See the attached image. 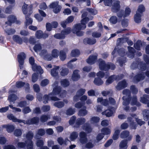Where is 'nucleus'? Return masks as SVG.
Masks as SVG:
<instances>
[{
  "instance_id": "obj_24",
  "label": "nucleus",
  "mask_w": 149,
  "mask_h": 149,
  "mask_svg": "<svg viewBox=\"0 0 149 149\" xmlns=\"http://www.w3.org/2000/svg\"><path fill=\"white\" fill-rule=\"evenodd\" d=\"M117 78L116 76L115 75H112L110 76L106 80L105 83L108 85L111 83Z\"/></svg>"
},
{
  "instance_id": "obj_62",
  "label": "nucleus",
  "mask_w": 149,
  "mask_h": 149,
  "mask_svg": "<svg viewBox=\"0 0 149 149\" xmlns=\"http://www.w3.org/2000/svg\"><path fill=\"white\" fill-rule=\"evenodd\" d=\"M86 126L84 127L83 129L85 130L86 131L88 132H91L92 130L91 127L88 125L86 124Z\"/></svg>"
},
{
  "instance_id": "obj_20",
  "label": "nucleus",
  "mask_w": 149,
  "mask_h": 149,
  "mask_svg": "<svg viewBox=\"0 0 149 149\" xmlns=\"http://www.w3.org/2000/svg\"><path fill=\"white\" fill-rule=\"evenodd\" d=\"M97 56L95 55L91 56L87 59V63L90 64H94L97 59Z\"/></svg>"
},
{
  "instance_id": "obj_18",
  "label": "nucleus",
  "mask_w": 149,
  "mask_h": 149,
  "mask_svg": "<svg viewBox=\"0 0 149 149\" xmlns=\"http://www.w3.org/2000/svg\"><path fill=\"white\" fill-rule=\"evenodd\" d=\"M128 49L129 52L128 54V56L131 58H132L134 57V53L135 50L132 47H128Z\"/></svg>"
},
{
  "instance_id": "obj_14",
  "label": "nucleus",
  "mask_w": 149,
  "mask_h": 149,
  "mask_svg": "<svg viewBox=\"0 0 149 149\" xmlns=\"http://www.w3.org/2000/svg\"><path fill=\"white\" fill-rule=\"evenodd\" d=\"M83 42L85 44L92 45L96 43V40L93 38H86L84 39Z\"/></svg>"
},
{
  "instance_id": "obj_44",
  "label": "nucleus",
  "mask_w": 149,
  "mask_h": 149,
  "mask_svg": "<svg viewBox=\"0 0 149 149\" xmlns=\"http://www.w3.org/2000/svg\"><path fill=\"white\" fill-rule=\"evenodd\" d=\"M102 114L103 115H105L107 117H110L113 114V112L111 110L108 109L102 112Z\"/></svg>"
},
{
  "instance_id": "obj_27",
  "label": "nucleus",
  "mask_w": 149,
  "mask_h": 149,
  "mask_svg": "<svg viewBox=\"0 0 149 149\" xmlns=\"http://www.w3.org/2000/svg\"><path fill=\"white\" fill-rule=\"evenodd\" d=\"M59 69V67L57 66L52 69L51 71V75L54 77L57 76L58 74Z\"/></svg>"
},
{
  "instance_id": "obj_19",
  "label": "nucleus",
  "mask_w": 149,
  "mask_h": 149,
  "mask_svg": "<svg viewBox=\"0 0 149 149\" xmlns=\"http://www.w3.org/2000/svg\"><path fill=\"white\" fill-rule=\"evenodd\" d=\"M79 70H76L74 71L72 77V79L73 81H77L80 78V76L78 72Z\"/></svg>"
},
{
  "instance_id": "obj_46",
  "label": "nucleus",
  "mask_w": 149,
  "mask_h": 149,
  "mask_svg": "<svg viewBox=\"0 0 149 149\" xmlns=\"http://www.w3.org/2000/svg\"><path fill=\"white\" fill-rule=\"evenodd\" d=\"M94 83L97 85L100 86L103 83V81L99 78H95L94 81Z\"/></svg>"
},
{
  "instance_id": "obj_6",
  "label": "nucleus",
  "mask_w": 149,
  "mask_h": 149,
  "mask_svg": "<svg viewBox=\"0 0 149 149\" xmlns=\"http://www.w3.org/2000/svg\"><path fill=\"white\" fill-rule=\"evenodd\" d=\"M28 5L24 3L22 6V10L23 14L24 15H30L32 13V8L31 6L28 7Z\"/></svg>"
},
{
  "instance_id": "obj_11",
  "label": "nucleus",
  "mask_w": 149,
  "mask_h": 149,
  "mask_svg": "<svg viewBox=\"0 0 149 149\" xmlns=\"http://www.w3.org/2000/svg\"><path fill=\"white\" fill-rule=\"evenodd\" d=\"M127 86V84L125 80L120 81L116 86V89L118 90H120L125 88Z\"/></svg>"
},
{
  "instance_id": "obj_30",
  "label": "nucleus",
  "mask_w": 149,
  "mask_h": 149,
  "mask_svg": "<svg viewBox=\"0 0 149 149\" xmlns=\"http://www.w3.org/2000/svg\"><path fill=\"white\" fill-rule=\"evenodd\" d=\"M86 121V119L84 118H80L76 121V124L77 126H79L83 124Z\"/></svg>"
},
{
  "instance_id": "obj_37",
  "label": "nucleus",
  "mask_w": 149,
  "mask_h": 149,
  "mask_svg": "<svg viewBox=\"0 0 149 149\" xmlns=\"http://www.w3.org/2000/svg\"><path fill=\"white\" fill-rule=\"evenodd\" d=\"M98 102H100L103 105L107 106L108 104V101L107 100H103L102 98H98L97 99Z\"/></svg>"
},
{
  "instance_id": "obj_60",
  "label": "nucleus",
  "mask_w": 149,
  "mask_h": 149,
  "mask_svg": "<svg viewBox=\"0 0 149 149\" xmlns=\"http://www.w3.org/2000/svg\"><path fill=\"white\" fill-rule=\"evenodd\" d=\"M43 32L41 30L37 31L36 33L37 38L39 39L42 38L43 36Z\"/></svg>"
},
{
  "instance_id": "obj_51",
  "label": "nucleus",
  "mask_w": 149,
  "mask_h": 149,
  "mask_svg": "<svg viewBox=\"0 0 149 149\" xmlns=\"http://www.w3.org/2000/svg\"><path fill=\"white\" fill-rule=\"evenodd\" d=\"M102 133L104 135H107L110 133V130L107 127H104L101 130Z\"/></svg>"
},
{
  "instance_id": "obj_10",
  "label": "nucleus",
  "mask_w": 149,
  "mask_h": 149,
  "mask_svg": "<svg viewBox=\"0 0 149 149\" xmlns=\"http://www.w3.org/2000/svg\"><path fill=\"white\" fill-rule=\"evenodd\" d=\"M39 122V118L38 117H35L32 118L30 119L25 121L24 120V122H22L24 124H36Z\"/></svg>"
},
{
  "instance_id": "obj_63",
  "label": "nucleus",
  "mask_w": 149,
  "mask_h": 149,
  "mask_svg": "<svg viewBox=\"0 0 149 149\" xmlns=\"http://www.w3.org/2000/svg\"><path fill=\"white\" fill-rule=\"evenodd\" d=\"M38 74L36 73L32 74V81L33 82H35L38 79Z\"/></svg>"
},
{
  "instance_id": "obj_32",
  "label": "nucleus",
  "mask_w": 149,
  "mask_h": 149,
  "mask_svg": "<svg viewBox=\"0 0 149 149\" xmlns=\"http://www.w3.org/2000/svg\"><path fill=\"white\" fill-rule=\"evenodd\" d=\"M43 46V45L41 44L38 43L35 45L33 47V49L35 52H38L42 49Z\"/></svg>"
},
{
  "instance_id": "obj_12",
  "label": "nucleus",
  "mask_w": 149,
  "mask_h": 149,
  "mask_svg": "<svg viewBox=\"0 0 149 149\" xmlns=\"http://www.w3.org/2000/svg\"><path fill=\"white\" fill-rule=\"evenodd\" d=\"M80 142L84 144L86 143L87 141V139L86 137V133L84 132H81L79 134Z\"/></svg>"
},
{
  "instance_id": "obj_55",
  "label": "nucleus",
  "mask_w": 149,
  "mask_h": 149,
  "mask_svg": "<svg viewBox=\"0 0 149 149\" xmlns=\"http://www.w3.org/2000/svg\"><path fill=\"white\" fill-rule=\"evenodd\" d=\"M145 11V8L143 5H140L137 11L136 12H138L141 15L142 13Z\"/></svg>"
},
{
  "instance_id": "obj_3",
  "label": "nucleus",
  "mask_w": 149,
  "mask_h": 149,
  "mask_svg": "<svg viewBox=\"0 0 149 149\" xmlns=\"http://www.w3.org/2000/svg\"><path fill=\"white\" fill-rule=\"evenodd\" d=\"M29 61L30 63L32 66V69L33 71L38 72L40 74H42L43 73V71L41 67L40 66H38L35 63V60L33 57H30L29 58Z\"/></svg>"
},
{
  "instance_id": "obj_13",
  "label": "nucleus",
  "mask_w": 149,
  "mask_h": 149,
  "mask_svg": "<svg viewBox=\"0 0 149 149\" xmlns=\"http://www.w3.org/2000/svg\"><path fill=\"white\" fill-rule=\"evenodd\" d=\"M71 32V28L69 27L67 28L64 30H63L61 33H59L61 39H64L65 37V35L70 33Z\"/></svg>"
},
{
  "instance_id": "obj_39",
  "label": "nucleus",
  "mask_w": 149,
  "mask_h": 149,
  "mask_svg": "<svg viewBox=\"0 0 149 149\" xmlns=\"http://www.w3.org/2000/svg\"><path fill=\"white\" fill-rule=\"evenodd\" d=\"M78 135V133L76 132H72L70 134V139L72 141H74L77 137Z\"/></svg>"
},
{
  "instance_id": "obj_41",
  "label": "nucleus",
  "mask_w": 149,
  "mask_h": 149,
  "mask_svg": "<svg viewBox=\"0 0 149 149\" xmlns=\"http://www.w3.org/2000/svg\"><path fill=\"white\" fill-rule=\"evenodd\" d=\"M123 99L124 101L123 102V104L124 106H128L130 103V97H128L126 99L125 96H124L123 97Z\"/></svg>"
},
{
  "instance_id": "obj_33",
  "label": "nucleus",
  "mask_w": 149,
  "mask_h": 149,
  "mask_svg": "<svg viewBox=\"0 0 149 149\" xmlns=\"http://www.w3.org/2000/svg\"><path fill=\"white\" fill-rule=\"evenodd\" d=\"M137 99L136 96L134 95L133 96L132 98V102L131 104L132 105H136L138 106H139L141 105L140 104L139 102H137Z\"/></svg>"
},
{
  "instance_id": "obj_36",
  "label": "nucleus",
  "mask_w": 149,
  "mask_h": 149,
  "mask_svg": "<svg viewBox=\"0 0 149 149\" xmlns=\"http://www.w3.org/2000/svg\"><path fill=\"white\" fill-rule=\"evenodd\" d=\"M65 105L64 102L62 101H57L54 104V106L58 108L63 107Z\"/></svg>"
},
{
  "instance_id": "obj_31",
  "label": "nucleus",
  "mask_w": 149,
  "mask_h": 149,
  "mask_svg": "<svg viewBox=\"0 0 149 149\" xmlns=\"http://www.w3.org/2000/svg\"><path fill=\"white\" fill-rule=\"evenodd\" d=\"M88 113V111L86 109V108L80 109L78 113V114L79 116H84Z\"/></svg>"
},
{
  "instance_id": "obj_61",
  "label": "nucleus",
  "mask_w": 149,
  "mask_h": 149,
  "mask_svg": "<svg viewBox=\"0 0 149 149\" xmlns=\"http://www.w3.org/2000/svg\"><path fill=\"white\" fill-rule=\"evenodd\" d=\"M85 91L86 90L85 89L83 88L80 89L77 91V95L79 96L80 97L84 93Z\"/></svg>"
},
{
  "instance_id": "obj_1",
  "label": "nucleus",
  "mask_w": 149,
  "mask_h": 149,
  "mask_svg": "<svg viewBox=\"0 0 149 149\" xmlns=\"http://www.w3.org/2000/svg\"><path fill=\"white\" fill-rule=\"evenodd\" d=\"M89 21L88 18H85L81 20V23L76 24L72 30V32L74 33H75L76 35L79 36H82L84 32L81 31V30L85 29L86 27V24Z\"/></svg>"
},
{
  "instance_id": "obj_7",
  "label": "nucleus",
  "mask_w": 149,
  "mask_h": 149,
  "mask_svg": "<svg viewBox=\"0 0 149 149\" xmlns=\"http://www.w3.org/2000/svg\"><path fill=\"white\" fill-rule=\"evenodd\" d=\"M26 57V56L23 52L20 53L18 55V61L19 63V66L20 69H22L23 68V65Z\"/></svg>"
},
{
  "instance_id": "obj_53",
  "label": "nucleus",
  "mask_w": 149,
  "mask_h": 149,
  "mask_svg": "<svg viewBox=\"0 0 149 149\" xmlns=\"http://www.w3.org/2000/svg\"><path fill=\"white\" fill-rule=\"evenodd\" d=\"M69 72V70L67 68H63L61 71L60 74L62 76H65L68 74Z\"/></svg>"
},
{
  "instance_id": "obj_38",
  "label": "nucleus",
  "mask_w": 149,
  "mask_h": 149,
  "mask_svg": "<svg viewBox=\"0 0 149 149\" xmlns=\"http://www.w3.org/2000/svg\"><path fill=\"white\" fill-rule=\"evenodd\" d=\"M130 132L127 131L125 130L122 132L120 134V137L122 139L126 138L129 136Z\"/></svg>"
},
{
  "instance_id": "obj_8",
  "label": "nucleus",
  "mask_w": 149,
  "mask_h": 149,
  "mask_svg": "<svg viewBox=\"0 0 149 149\" xmlns=\"http://www.w3.org/2000/svg\"><path fill=\"white\" fill-rule=\"evenodd\" d=\"M49 98H50L51 100L53 101H58L60 100L59 98L52 95V94L50 93L49 95H45L44 96L43 99V103L45 104H46L47 103Z\"/></svg>"
},
{
  "instance_id": "obj_42",
  "label": "nucleus",
  "mask_w": 149,
  "mask_h": 149,
  "mask_svg": "<svg viewBox=\"0 0 149 149\" xmlns=\"http://www.w3.org/2000/svg\"><path fill=\"white\" fill-rule=\"evenodd\" d=\"M80 54L79 51L77 49L73 50L71 52V56L73 57H76L79 56Z\"/></svg>"
},
{
  "instance_id": "obj_56",
  "label": "nucleus",
  "mask_w": 149,
  "mask_h": 149,
  "mask_svg": "<svg viewBox=\"0 0 149 149\" xmlns=\"http://www.w3.org/2000/svg\"><path fill=\"white\" fill-rule=\"evenodd\" d=\"M104 136V135L102 133L99 134L96 137V141H95V143H98L102 139Z\"/></svg>"
},
{
  "instance_id": "obj_26",
  "label": "nucleus",
  "mask_w": 149,
  "mask_h": 149,
  "mask_svg": "<svg viewBox=\"0 0 149 149\" xmlns=\"http://www.w3.org/2000/svg\"><path fill=\"white\" fill-rule=\"evenodd\" d=\"M149 95H144L142 97H141L140 101L145 104H147L149 102Z\"/></svg>"
},
{
  "instance_id": "obj_45",
  "label": "nucleus",
  "mask_w": 149,
  "mask_h": 149,
  "mask_svg": "<svg viewBox=\"0 0 149 149\" xmlns=\"http://www.w3.org/2000/svg\"><path fill=\"white\" fill-rule=\"evenodd\" d=\"M22 134V130L20 129H15L14 131V134L16 136H20Z\"/></svg>"
},
{
  "instance_id": "obj_25",
  "label": "nucleus",
  "mask_w": 149,
  "mask_h": 149,
  "mask_svg": "<svg viewBox=\"0 0 149 149\" xmlns=\"http://www.w3.org/2000/svg\"><path fill=\"white\" fill-rule=\"evenodd\" d=\"M58 143L62 145L63 144L66 145L68 142H70V141L67 139L65 138L64 140L61 137H59L57 139Z\"/></svg>"
},
{
  "instance_id": "obj_35",
  "label": "nucleus",
  "mask_w": 149,
  "mask_h": 149,
  "mask_svg": "<svg viewBox=\"0 0 149 149\" xmlns=\"http://www.w3.org/2000/svg\"><path fill=\"white\" fill-rule=\"evenodd\" d=\"M5 32L7 35H11L14 34L15 32V30L13 29L4 28Z\"/></svg>"
},
{
  "instance_id": "obj_4",
  "label": "nucleus",
  "mask_w": 149,
  "mask_h": 149,
  "mask_svg": "<svg viewBox=\"0 0 149 149\" xmlns=\"http://www.w3.org/2000/svg\"><path fill=\"white\" fill-rule=\"evenodd\" d=\"M50 8L53 9V11L55 13L59 12L62 8L61 6L58 4V1L54 2L49 5Z\"/></svg>"
},
{
  "instance_id": "obj_9",
  "label": "nucleus",
  "mask_w": 149,
  "mask_h": 149,
  "mask_svg": "<svg viewBox=\"0 0 149 149\" xmlns=\"http://www.w3.org/2000/svg\"><path fill=\"white\" fill-rule=\"evenodd\" d=\"M99 68L101 70L105 71L108 70V63H106L105 61L101 59L99 60Z\"/></svg>"
},
{
  "instance_id": "obj_16",
  "label": "nucleus",
  "mask_w": 149,
  "mask_h": 149,
  "mask_svg": "<svg viewBox=\"0 0 149 149\" xmlns=\"http://www.w3.org/2000/svg\"><path fill=\"white\" fill-rule=\"evenodd\" d=\"M7 117L9 119L12 120L14 122H18L19 123H21L24 122V120H20L16 118L12 114L8 115Z\"/></svg>"
},
{
  "instance_id": "obj_57",
  "label": "nucleus",
  "mask_w": 149,
  "mask_h": 149,
  "mask_svg": "<svg viewBox=\"0 0 149 149\" xmlns=\"http://www.w3.org/2000/svg\"><path fill=\"white\" fill-rule=\"evenodd\" d=\"M61 85L63 87H66L69 84V82L66 79H63L61 81Z\"/></svg>"
},
{
  "instance_id": "obj_28",
  "label": "nucleus",
  "mask_w": 149,
  "mask_h": 149,
  "mask_svg": "<svg viewBox=\"0 0 149 149\" xmlns=\"http://www.w3.org/2000/svg\"><path fill=\"white\" fill-rule=\"evenodd\" d=\"M141 14H139L138 12H136V13L134 16V20L135 22L137 23L141 22Z\"/></svg>"
},
{
  "instance_id": "obj_47",
  "label": "nucleus",
  "mask_w": 149,
  "mask_h": 149,
  "mask_svg": "<svg viewBox=\"0 0 149 149\" xmlns=\"http://www.w3.org/2000/svg\"><path fill=\"white\" fill-rule=\"evenodd\" d=\"M100 120V118L97 116L92 117L90 120L91 123L92 124H94L98 123Z\"/></svg>"
},
{
  "instance_id": "obj_17",
  "label": "nucleus",
  "mask_w": 149,
  "mask_h": 149,
  "mask_svg": "<svg viewBox=\"0 0 149 149\" xmlns=\"http://www.w3.org/2000/svg\"><path fill=\"white\" fill-rule=\"evenodd\" d=\"M120 2L117 1L114 3L113 6L112 8V11L113 12H116L120 8Z\"/></svg>"
},
{
  "instance_id": "obj_59",
  "label": "nucleus",
  "mask_w": 149,
  "mask_h": 149,
  "mask_svg": "<svg viewBox=\"0 0 149 149\" xmlns=\"http://www.w3.org/2000/svg\"><path fill=\"white\" fill-rule=\"evenodd\" d=\"M120 132V130H118L115 131L113 136V140H116L118 139V135Z\"/></svg>"
},
{
  "instance_id": "obj_21",
  "label": "nucleus",
  "mask_w": 149,
  "mask_h": 149,
  "mask_svg": "<svg viewBox=\"0 0 149 149\" xmlns=\"http://www.w3.org/2000/svg\"><path fill=\"white\" fill-rule=\"evenodd\" d=\"M127 121L130 123V125L132 129H136V125L134 123V120H133V118L132 117H128Z\"/></svg>"
},
{
  "instance_id": "obj_23",
  "label": "nucleus",
  "mask_w": 149,
  "mask_h": 149,
  "mask_svg": "<svg viewBox=\"0 0 149 149\" xmlns=\"http://www.w3.org/2000/svg\"><path fill=\"white\" fill-rule=\"evenodd\" d=\"M145 75L143 72H142L136 75L134 77L137 81L139 82L143 80L145 78Z\"/></svg>"
},
{
  "instance_id": "obj_5",
  "label": "nucleus",
  "mask_w": 149,
  "mask_h": 149,
  "mask_svg": "<svg viewBox=\"0 0 149 149\" xmlns=\"http://www.w3.org/2000/svg\"><path fill=\"white\" fill-rule=\"evenodd\" d=\"M33 136V134L32 132L29 131L28 132L26 135V137L27 139V140H26V142L27 143H28L29 145V146H30V147L29 148V149H31V148H32V146H33V144L32 141Z\"/></svg>"
},
{
  "instance_id": "obj_40",
  "label": "nucleus",
  "mask_w": 149,
  "mask_h": 149,
  "mask_svg": "<svg viewBox=\"0 0 149 149\" xmlns=\"http://www.w3.org/2000/svg\"><path fill=\"white\" fill-rule=\"evenodd\" d=\"M29 15H25V17L26 19V22L25 23V24L26 26V27L27 26L30 24H32L33 22L32 19L31 18H30L29 17Z\"/></svg>"
},
{
  "instance_id": "obj_64",
  "label": "nucleus",
  "mask_w": 149,
  "mask_h": 149,
  "mask_svg": "<svg viewBox=\"0 0 149 149\" xmlns=\"http://www.w3.org/2000/svg\"><path fill=\"white\" fill-rule=\"evenodd\" d=\"M101 36V33L100 32L95 31L92 33V36L94 38H98Z\"/></svg>"
},
{
  "instance_id": "obj_49",
  "label": "nucleus",
  "mask_w": 149,
  "mask_h": 149,
  "mask_svg": "<svg viewBox=\"0 0 149 149\" xmlns=\"http://www.w3.org/2000/svg\"><path fill=\"white\" fill-rule=\"evenodd\" d=\"M138 67L141 70H145L146 68V64L143 63V62H140L138 65Z\"/></svg>"
},
{
  "instance_id": "obj_54",
  "label": "nucleus",
  "mask_w": 149,
  "mask_h": 149,
  "mask_svg": "<svg viewBox=\"0 0 149 149\" xmlns=\"http://www.w3.org/2000/svg\"><path fill=\"white\" fill-rule=\"evenodd\" d=\"M59 52L58 50L54 49L52 51V56L54 58H56L58 56Z\"/></svg>"
},
{
  "instance_id": "obj_2",
  "label": "nucleus",
  "mask_w": 149,
  "mask_h": 149,
  "mask_svg": "<svg viewBox=\"0 0 149 149\" xmlns=\"http://www.w3.org/2000/svg\"><path fill=\"white\" fill-rule=\"evenodd\" d=\"M53 87V91L51 93L52 94V95H54L57 94H58L59 93L63 94H60V96L61 97H63L65 96L66 94V92L64 90H61V87L58 86V83L57 81H55L52 85Z\"/></svg>"
},
{
  "instance_id": "obj_58",
  "label": "nucleus",
  "mask_w": 149,
  "mask_h": 149,
  "mask_svg": "<svg viewBox=\"0 0 149 149\" xmlns=\"http://www.w3.org/2000/svg\"><path fill=\"white\" fill-rule=\"evenodd\" d=\"M110 22L113 24H115L117 22V18L116 16H113L109 19Z\"/></svg>"
},
{
  "instance_id": "obj_22",
  "label": "nucleus",
  "mask_w": 149,
  "mask_h": 149,
  "mask_svg": "<svg viewBox=\"0 0 149 149\" xmlns=\"http://www.w3.org/2000/svg\"><path fill=\"white\" fill-rule=\"evenodd\" d=\"M8 21L6 22V24L10 26L12 23L15 22L16 20L15 17L12 15H10L8 17Z\"/></svg>"
},
{
  "instance_id": "obj_52",
  "label": "nucleus",
  "mask_w": 149,
  "mask_h": 149,
  "mask_svg": "<svg viewBox=\"0 0 149 149\" xmlns=\"http://www.w3.org/2000/svg\"><path fill=\"white\" fill-rule=\"evenodd\" d=\"M15 129V127L13 125H8L6 126V130L8 133L12 132Z\"/></svg>"
},
{
  "instance_id": "obj_15",
  "label": "nucleus",
  "mask_w": 149,
  "mask_h": 149,
  "mask_svg": "<svg viewBox=\"0 0 149 149\" xmlns=\"http://www.w3.org/2000/svg\"><path fill=\"white\" fill-rule=\"evenodd\" d=\"M68 49L67 48H65L63 50L60 51L59 57L61 60L64 61L66 57V53L68 52Z\"/></svg>"
},
{
  "instance_id": "obj_34",
  "label": "nucleus",
  "mask_w": 149,
  "mask_h": 149,
  "mask_svg": "<svg viewBox=\"0 0 149 149\" xmlns=\"http://www.w3.org/2000/svg\"><path fill=\"white\" fill-rule=\"evenodd\" d=\"M127 142L126 140H123L120 143L119 146L120 149H126Z\"/></svg>"
},
{
  "instance_id": "obj_50",
  "label": "nucleus",
  "mask_w": 149,
  "mask_h": 149,
  "mask_svg": "<svg viewBox=\"0 0 149 149\" xmlns=\"http://www.w3.org/2000/svg\"><path fill=\"white\" fill-rule=\"evenodd\" d=\"M142 46V43L140 40H138L134 44V47L136 49L140 50L141 47Z\"/></svg>"
},
{
  "instance_id": "obj_29",
  "label": "nucleus",
  "mask_w": 149,
  "mask_h": 149,
  "mask_svg": "<svg viewBox=\"0 0 149 149\" xmlns=\"http://www.w3.org/2000/svg\"><path fill=\"white\" fill-rule=\"evenodd\" d=\"M13 39L15 42L18 44H21L22 43L23 41L22 38L17 35L13 36Z\"/></svg>"
},
{
  "instance_id": "obj_43",
  "label": "nucleus",
  "mask_w": 149,
  "mask_h": 149,
  "mask_svg": "<svg viewBox=\"0 0 149 149\" xmlns=\"http://www.w3.org/2000/svg\"><path fill=\"white\" fill-rule=\"evenodd\" d=\"M17 98V96L15 95H10L9 96L8 100L10 102H13L14 103Z\"/></svg>"
},
{
  "instance_id": "obj_48",
  "label": "nucleus",
  "mask_w": 149,
  "mask_h": 149,
  "mask_svg": "<svg viewBox=\"0 0 149 149\" xmlns=\"http://www.w3.org/2000/svg\"><path fill=\"white\" fill-rule=\"evenodd\" d=\"M75 112L74 109L72 108H70L66 111V114L67 115L71 116Z\"/></svg>"
}]
</instances>
